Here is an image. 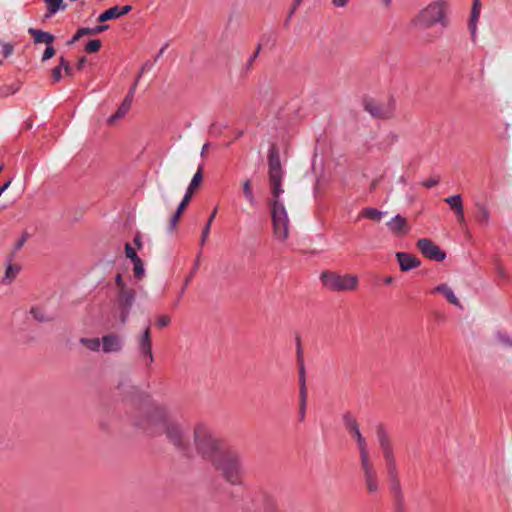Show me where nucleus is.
<instances>
[{
  "label": "nucleus",
  "mask_w": 512,
  "mask_h": 512,
  "mask_svg": "<svg viewBox=\"0 0 512 512\" xmlns=\"http://www.w3.org/2000/svg\"><path fill=\"white\" fill-rule=\"evenodd\" d=\"M364 108L370 115L377 118H389L394 112V103L384 102L372 98L365 99Z\"/></svg>",
  "instance_id": "obj_8"
},
{
  "label": "nucleus",
  "mask_w": 512,
  "mask_h": 512,
  "mask_svg": "<svg viewBox=\"0 0 512 512\" xmlns=\"http://www.w3.org/2000/svg\"><path fill=\"white\" fill-rule=\"evenodd\" d=\"M241 191L244 197L245 202L250 207H255L257 205V198L254 192L253 181L251 178L246 177L241 181Z\"/></svg>",
  "instance_id": "obj_12"
},
{
  "label": "nucleus",
  "mask_w": 512,
  "mask_h": 512,
  "mask_svg": "<svg viewBox=\"0 0 512 512\" xmlns=\"http://www.w3.org/2000/svg\"><path fill=\"white\" fill-rule=\"evenodd\" d=\"M215 216H216V209L211 213V215H210V217H209V219H208V221H207V223H206V225H205V227H204V229L202 231V239H201L202 243H204L207 240L208 236H209L210 227H211V224H212Z\"/></svg>",
  "instance_id": "obj_30"
},
{
  "label": "nucleus",
  "mask_w": 512,
  "mask_h": 512,
  "mask_svg": "<svg viewBox=\"0 0 512 512\" xmlns=\"http://www.w3.org/2000/svg\"><path fill=\"white\" fill-rule=\"evenodd\" d=\"M192 196H193V193H191V192L186 190V193H185L182 201L180 202V204L177 207L178 214H182L184 212V210L186 209L187 205L191 201Z\"/></svg>",
  "instance_id": "obj_32"
},
{
  "label": "nucleus",
  "mask_w": 512,
  "mask_h": 512,
  "mask_svg": "<svg viewBox=\"0 0 512 512\" xmlns=\"http://www.w3.org/2000/svg\"><path fill=\"white\" fill-rule=\"evenodd\" d=\"M1 63H2V62L0 61V64H1Z\"/></svg>",
  "instance_id": "obj_53"
},
{
  "label": "nucleus",
  "mask_w": 512,
  "mask_h": 512,
  "mask_svg": "<svg viewBox=\"0 0 512 512\" xmlns=\"http://www.w3.org/2000/svg\"><path fill=\"white\" fill-rule=\"evenodd\" d=\"M445 202L450 206L452 210H454L455 214H460V209L463 208V203L459 194L446 198Z\"/></svg>",
  "instance_id": "obj_27"
},
{
  "label": "nucleus",
  "mask_w": 512,
  "mask_h": 512,
  "mask_svg": "<svg viewBox=\"0 0 512 512\" xmlns=\"http://www.w3.org/2000/svg\"><path fill=\"white\" fill-rule=\"evenodd\" d=\"M85 63H86V57L80 58L78 61V64H77L78 69H82Z\"/></svg>",
  "instance_id": "obj_46"
},
{
  "label": "nucleus",
  "mask_w": 512,
  "mask_h": 512,
  "mask_svg": "<svg viewBox=\"0 0 512 512\" xmlns=\"http://www.w3.org/2000/svg\"><path fill=\"white\" fill-rule=\"evenodd\" d=\"M212 463L228 482L232 484H239L241 482L244 469L238 455L222 451L214 457Z\"/></svg>",
  "instance_id": "obj_4"
},
{
  "label": "nucleus",
  "mask_w": 512,
  "mask_h": 512,
  "mask_svg": "<svg viewBox=\"0 0 512 512\" xmlns=\"http://www.w3.org/2000/svg\"><path fill=\"white\" fill-rule=\"evenodd\" d=\"M499 340H500L503 344L512 345V339H510L508 336L500 335V336H499Z\"/></svg>",
  "instance_id": "obj_43"
},
{
  "label": "nucleus",
  "mask_w": 512,
  "mask_h": 512,
  "mask_svg": "<svg viewBox=\"0 0 512 512\" xmlns=\"http://www.w3.org/2000/svg\"><path fill=\"white\" fill-rule=\"evenodd\" d=\"M30 313L38 321H46L48 319L46 313L38 307L32 308Z\"/></svg>",
  "instance_id": "obj_33"
},
{
  "label": "nucleus",
  "mask_w": 512,
  "mask_h": 512,
  "mask_svg": "<svg viewBox=\"0 0 512 512\" xmlns=\"http://www.w3.org/2000/svg\"><path fill=\"white\" fill-rule=\"evenodd\" d=\"M139 349L145 358H147L148 363H151L153 360L152 350H151V340H150V332L149 328H146L144 333L142 334L139 341Z\"/></svg>",
  "instance_id": "obj_15"
},
{
  "label": "nucleus",
  "mask_w": 512,
  "mask_h": 512,
  "mask_svg": "<svg viewBox=\"0 0 512 512\" xmlns=\"http://www.w3.org/2000/svg\"><path fill=\"white\" fill-rule=\"evenodd\" d=\"M135 299V291L129 287H125L118 291V302L122 306L129 307Z\"/></svg>",
  "instance_id": "obj_20"
},
{
  "label": "nucleus",
  "mask_w": 512,
  "mask_h": 512,
  "mask_svg": "<svg viewBox=\"0 0 512 512\" xmlns=\"http://www.w3.org/2000/svg\"><path fill=\"white\" fill-rule=\"evenodd\" d=\"M302 0H295V5H299L301 3Z\"/></svg>",
  "instance_id": "obj_51"
},
{
  "label": "nucleus",
  "mask_w": 512,
  "mask_h": 512,
  "mask_svg": "<svg viewBox=\"0 0 512 512\" xmlns=\"http://www.w3.org/2000/svg\"><path fill=\"white\" fill-rule=\"evenodd\" d=\"M202 181H203V169H202V166H199L198 170L193 175L186 190L194 194L196 189L201 185Z\"/></svg>",
  "instance_id": "obj_25"
},
{
  "label": "nucleus",
  "mask_w": 512,
  "mask_h": 512,
  "mask_svg": "<svg viewBox=\"0 0 512 512\" xmlns=\"http://www.w3.org/2000/svg\"><path fill=\"white\" fill-rule=\"evenodd\" d=\"M13 52V47L12 45L8 44V43H5L2 45V50H1V54L3 55L4 58H7L9 57Z\"/></svg>",
  "instance_id": "obj_38"
},
{
  "label": "nucleus",
  "mask_w": 512,
  "mask_h": 512,
  "mask_svg": "<svg viewBox=\"0 0 512 512\" xmlns=\"http://www.w3.org/2000/svg\"><path fill=\"white\" fill-rule=\"evenodd\" d=\"M269 183L272 193L271 209L275 238L284 242L289 236V219L283 204V171L279 157L271 154L269 157Z\"/></svg>",
  "instance_id": "obj_1"
},
{
  "label": "nucleus",
  "mask_w": 512,
  "mask_h": 512,
  "mask_svg": "<svg viewBox=\"0 0 512 512\" xmlns=\"http://www.w3.org/2000/svg\"><path fill=\"white\" fill-rule=\"evenodd\" d=\"M386 225L389 232L395 237L405 236L410 231L407 219L400 214L395 215Z\"/></svg>",
  "instance_id": "obj_10"
},
{
  "label": "nucleus",
  "mask_w": 512,
  "mask_h": 512,
  "mask_svg": "<svg viewBox=\"0 0 512 512\" xmlns=\"http://www.w3.org/2000/svg\"><path fill=\"white\" fill-rule=\"evenodd\" d=\"M446 2L437 0L422 8L413 18L412 23L417 28L427 29L437 23H442L445 18Z\"/></svg>",
  "instance_id": "obj_5"
},
{
  "label": "nucleus",
  "mask_w": 512,
  "mask_h": 512,
  "mask_svg": "<svg viewBox=\"0 0 512 512\" xmlns=\"http://www.w3.org/2000/svg\"><path fill=\"white\" fill-rule=\"evenodd\" d=\"M381 444H382V447H383V449H384V453H385L386 457H390V456H391V452H390V449H389V447H388L387 443H385L384 441H382V443H381Z\"/></svg>",
  "instance_id": "obj_45"
},
{
  "label": "nucleus",
  "mask_w": 512,
  "mask_h": 512,
  "mask_svg": "<svg viewBox=\"0 0 512 512\" xmlns=\"http://www.w3.org/2000/svg\"><path fill=\"white\" fill-rule=\"evenodd\" d=\"M131 104H132V93H130L128 96L125 97V99L120 104L117 111L115 112V114L109 118V122L113 123L114 121L124 117L126 115V113L129 111Z\"/></svg>",
  "instance_id": "obj_18"
},
{
  "label": "nucleus",
  "mask_w": 512,
  "mask_h": 512,
  "mask_svg": "<svg viewBox=\"0 0 512 512\" xmlns=\"http://www.w3.org/2000/svg\"><path fill=\"white\" fill-rule=\"evenodd\" d=\"M107 29H108L107 25H101V26H97L94 28H81L77 31V33L73 36V38L68 42V44L71 45V44L75 43L77 40H79L81 37H83L85 35L99 34Z\"/></svg>",
  "instance_id": "obj_17"
},
{
  "label": "nucleus",
  "mask_w": 512,
  "mask_h": 512,
  "mask_svg": "<svg viewBox=\"0 0 512 512\" xmlns=\"http://www.w3.org/2000/svg\"><path fill=\"white\" fill-rule=\"evenodd\" d=\"M171 322V318L168 315H160L156 320V325L160 328L167 327Z\"/></svg>",
  "instance_id": "obj_35"
},
{
  "label": "nucleus",
  "mask_w": 512,
  "mask_h": 512,
  "mask_svg": "<svg viewBox=\"0 0 512 512\" xmlns=\"http://www.w3.org/2000/svg\"><path fill=\"white\" fill-rule=\"evenodd\" d=\"M62 69H64L67 75H71V67L69 63L63 58H60V63L52 71V78L55 82H59L62 78Z\"/></svg>",
  "instance_id": "obj_22"
},
{
  "label": "nucleus",
  "mask_w": 512,
  "mask_h": 512,
  "mask_svg": "<svg viewBox=\"0 0 512 512\" xmlns=\"http://www.w3.org/2000/svg\"><path fill=\"white\" fill-rule=\"evenodd\" d=\"M135 242H136V244H137L138 246H140V240H139V238H138V237L135 239Z\"/></svg>",
  "instance_id": "obj_50"
},
{
  "label": "nucleus",
  "mask_w": 512,
  "mask_h": 512,
  "mask_svg": "<svg viewBox=\"0 0 512 512\" xmlns=\"http://www.w3.org/2000/svg\"><path fill=\"white\" fill-rule=\"evenodd\" d=\"M349 431L352 437L355 439L359 449L367 490L370 493H374L378 490V482L376 479V473L369 460V454L365 438L362 436L358 424L355 421H352L349 424Z\"/></svg>",
  "instance_id": "obj_3"
},
{
  "label": "nucleus",
  "mask_w": 512,
  "mask_h": 512,
  "mask_svg": "<svg viewBox=\"0 0 512 512\" xmlns=\"http://www.w3.org/2000/svg\"><path fill=\"white\" fill-rule=\"evenodd\" d=\"M181 215L182 214H178V210H176L175 214L173 215V217L170 220V228H171V230H173L176 227V225H177Z\"/></svg>",
  "instance_id": "obj_40"
},
{
  "label": "nucleus",
  "mask_w": 512,
  "mask_h": 512,
  "mask_svg": "<svg viewBox=\"0 0 512 512\" xmlns=\"http://www.w3.org/2000/svg\"><path fill=\"white\" fill-rule=\"evenodd\" d=\"M47 4V16H51L58 11H64L67 5L63 0H45Z\"/></svg>",
  "instance_id": "obj_24"
},
{
  "label": "nucleus",
  "mask_w": 512,
  "mask_h": 512,
  "mask_svg": "<svg viewBox=\"0 0 512 512\" xmlns=\"http://www.w3.org/2000/svg\"><path fill=\"white\" fill-rule=\"evenodd\" d=\"M301 397H302V402L304 403L305 402V392H304V390L301 391Z\"/></svg>",
  "instance_id": "obj_49"
},
{
  "label": "nucleus",
  "mask_w": 512,
  "mask_h": 512,
  "mask_svg": "<svg viewBox=\"0 0 512 512\" xmlns=\"http://www.w3.org/2000/svg\"><path fill=\"white\" fill-rule=\"evenodd\" d=\"M320 280L327 289L336 292L355 291L359 286L358 276L349 273L325 271L321 273Z\"/></svg>",
  "instance_id": "obj_6"
},
{
  "label": "nucleus",
  "mask_w": 512,
  "mask_h": 512,
  "mask_svg": "<svg viewBox=\"0 0 512 512\" xmlns=\"http://www.w3.org/2000/svg\"><path fill=\"white\" fill-rule=\"evenodd\" d=\"M20 267L17 265H8L5 272V278L11 282L19 273Z\"/></svg>",
  "instance_id": "obj_31"
},
{
  "label": "nucleus",
  "mask_w": 512,
  "mask_h": 512,
  "mask_svg": "<svg viewBox=\"0 0 512 512\" xmlns=\"http://www.w3.org/2000/svg\"><path fill=\"white\" fill-rule=\"evenodd\" d=\"M54 55H55V49L50 44L47 46V48L42 56V61H46V60L52 58Z\"/></svg>",
  "instance_id": "obj_37"
},
{
  "label": "nucleus",
  "mask_w": 512,
  "mask_h": 512,
  "mask_svg": "<svg viewBox=\"0 0 512 512\" xmlns=\"http://www.w3.org/2000/svg\"><path fill=\"white\" fill-rule=\"evenodd\" d=\"M125 254H126V257L131 259L132 261H134V260L139 258L137 256L135 250L130 246V244H126V246H125Z\"/></svg>",
  "instance_id": "obj_36"
},
{
  "label": "nucleus",
  "mask_w": 512,
  "mask_h": 512,
  "mask_svg": "<svg viewBox=\"0 0 512 512\" xmlns=\"http://www.w3.org/2000/svg\"><path fill=\"white\" fill-rule=\"evenodd\" d=\"M438 181L435 180V179H429V180H426L423 185L430 188V187H433L435 185H437Z\"/></svg>",
  "instance_id": "obj_42"
},
{
  "label": "nucleus",
  "mask_w": 512,
  "mask_h": 512,
  "mask_svg": "<svg viewBox=\"0 0 512 512\" xmlns=\"http://www.w3.org/2000/svg\"><path fill=\"white\" fill-rule=\"evenodd\" d=\"M131 9L132 8L130 5H126L122 8H120L118 6L111 7L99 15L98 21L106 22V21H109L112 19H116L122 15L129 13L131 11Z\"/></svg>",
  "instance_id": "obj_13"
},
{
  "label": "nucleus",
  "mask_w": 512,
  "mask_h": 512,
  "mask_svg": "<svg viewBox=\"0 0 512 512\" xmlns=\"http://www.w3.org/2000/svg\"><path fill=\"white\" fill-rule=\"evenodd\" d=\"M115 282H116V285H117V288H118V291L127 287L124 280H123V277L121 276V274H117L116 278H115Z\"/></svg>",
  "instance_id": "obj_39"
},
{
  "label": "nucleus",
  "mask_w": 512,
  "mask_h": 512,
  "mask_svg": "<svg viewBox=\"0 0 512 512\" xmlns=\"http://www.w3.org/2000/svg\"><path fill=\"white\" fill-rule=\"evenodd\" d=\"M417 248L423 254L424 257L430 260L440 262L443 261L446 257V253L428 238L419 239L417 241Z\"/></svg>",
  "instance_id": "obj_9"
},
{
  "label": "nucleus",
  "mask_w": 512,
  "mask_h": 512,
  "mask_svg": "<svg viewBox=\"0 0 512 512\" xmlns=\"http://www.w3.org/2000/svg\"><path fill=\"white\" fill-rule=\"evenodd\" d=\"M433 292L434 293H442L451 304L458 306V307L461 306L459 299L456 297L455 293L448 285L441 284V285L435 287Z\"/></svg>",
  "instance_id": "obj_19"
},
{
  "label": "nucleus",
  "mask_w": 512,
  "mask_h": 512,
  "mask_svg": "<svg viewBox=\"0 0 512 512\" xmlns=\"http://www.w3.org/2000/svg\"><path fill=\"white\" fill-rule=\"evenodd\" d=\"M101 351L104 353H117L122 349V341L117 334H108L101 338Z\"/></svg>",
  "instance_id": "obj_11"
},
{
  "label": "nucleus",
  "mask_w": 512,
  "mask_h": 512,
  "mask_svg": "<svg viewBox=\"0 0 512 512\" xmlns=\"http://www.w3.org/2000/svg\"><path fill=\"white\" fill-rule=\"evenodd\" d=\"M385 213L376 208H365L361 211V216L379 222Z\"/></svg>",
  "instance_id": "obj_26"
},
{
  "label": "nucleus",
  "mask_w": 512,
  "mask_h": 512,
  "mask_svg": "<svg viewBox=\"0 0 512 512\" xmlns=\"http://www.w3.org/2000/svg\"><path fill=\"white\" fill-rule=\"evenodd\" d=\"M396 258L402 271H408L420 265V261L415 256L405 252L396 253Z\"/></svg>",
  "instance_id": "obj_14"
},
{
  "label": "nucleus",
  "mask_w": 512,
  "mask_h": 512,
  "mask_svg": "<svg viewBox=\"0 0 512 512\" xmlns=\"http://www.w3.org/2000/svg\"><path fill=\"white\" fill-rule=\"evenodd\" d=\"M2 170H3V166L1 165V166H0V172H1Z\"/></svg>",
  "instance_id": "obj_52"
},
{
  "label": "nucleus",
  "mask_w": 512,
  "mask_h": 512,
  "mask_svg": "<svg viewBox=\"0 0 512 512\" xmlns=\"http://www.w3.org/2000/svg\"><path fill=\"white\" fill-rule=\"evenodd\" d=\"M194 443L199 453L211 461L221 452L220 442L204 426H197L195 428Z\"/></svg>",
  "instance_id": "obj_7"
},
{
  "label": "nucleus",
  "mask_w": 512,
  "mask_h": 512,
  "mask_svg": "<svg viewBox=\"0 0 512 512\" xmlns=\"http://www.w3.org/2000/svg\"><path fill=\"white\" fill-rule=\"evenodd\" d=\"M28 33L33 37L35 43H44L50 45L54 41V36L49 32H45L35 28H29Z\"/></svg>",
  "instance_id": "obj_16"
},
{
  "label": "nucleus",
  "mask_w": 512,
  "mask_h": 512,
  "mask_svg": "<svg viewBox=\"0 0 512 512\" xmlns=\"http://www.w3.org/2000/svg\"><path fill=\"white\" fill-rule=\"evenodd\" d=\"M133 262V270H134V275L136 278L138 279H141L143 276H144V273H145V270H144V265L141 261L140 258L132 261Z\"/></svg>",
  "instance_id": "obj_29"
},
{
  "label": "nucleus",
  "mask_w": 512,
  "mask_h": 512,
  "mask_svg": "<svg viewBox=\"0 0 512 512\" xmlns=\"http://www.w3.org/2000/svg\"><path fill=\"white\" fill-rule=\"evenodd\" d=\"M393 282V278L391 276L385 278L384 283L385 284H391Z\"/></svg>",
  "instance_id": "obj_48"
},
{
  "label": "nucleus",
  "mask_w": 512,
  "mask_h": 512,
  "mask_svg": "<svg viewBox=\"0 0 512 512\" xmlns=\"http://www.w3.org/2000/svg\"><path fill=\"white\" fill-rule=\"evenodd\" d=\"M149 427L155 433H163L168 441L177 448L184 449L188 445L186 429L175 421L169 410L162 405H153L147 412Z\"/></svg>",
  "instance_id": "obj_2"
},
{
  "label": "nucleus",
  "mask_w": 512,
  "mask_h": 512,
  "mask_svg": "<svg viewBox=\"0 0 512 512\" xmlns=\"http://www.w3.org/2000/svg\"><path fill=\"white\" fill-rule=\"evenodd\" d=\"M101 47V41L98 39L91 40L87 43L85 49L89 53L97 52Z\"/></svg>",
  "instance_id": "obj_34"
},
{
  "label": "nucleus",
  "mask_w": 512,
  "mask_h": 512,
  "mask_svg": "<svg viewBox=\"0 0 512 512\" xmlns=\"http://www.w3.org/2000/svg\"><path fill=\"white\" fill-rule=\"evenodd\" d=\"M456 216H457V218H458V220H459L460 222H463V221H464V209H463V208H461V209H460V214H456Z\"/></svg>",
  "instance_id": "obj_47"
},
{
  "label": "nucleus",
  "mask_w": 512,
  "mask_h": 512,
  "mask_svg": "<svg viewBox=\"0 0 512 512\" xmlns=\"http://www.w3.org/2000/svg\"><path fill=\"white\" fill-rule=\"evenodd\" d=\"M349 1L350 0H332V4L337 8H343L348 5Z\"/></svg>",
  "instance_id": "obj_41"
},
{
  "label": "nucleus",
  "mask_w": 512,
  "mask_h": 512,
  "mask_svg": "<svg viewBox=\"0 0 512 512\" xmlns=\"http://www.w3.org/2000/svg\"><path fill=\"white\" fill-rule=\"evenodd\" d=\"M478 220L482 225H488L490 221V212L484 206H479Z\"/></svg>",
  "instance_id": "obj_28"
},
{
  "label": "nucleus",
  "mask_w": 512,
  "mask_h": 512,
  "mask_svg": "<svg viewBox=\"0 0 512 512\" xmlns=\"http://www.w3.org/2000/svg\"><path fill=\"white\" fill-rule=\"evenodd\" d=\"M79 342H80V344L83 347H85L89 351H92V352H99V351H101L102 342H101L100 338H97V337H93V338L82 337V338H80Z\"/></svg>",
  "instance_id": "obj_21"
},
{
  "label": "nucleus",
  "mask_w": 512,
  "mask_h": 512,
  "mask_svg": "<svg viewBox=\"0 0 512 512\" xmlns=\"http://www.w3.org/2000/svg\"><path fill=\"white\" fill-rule=\"evenodd\" d=\"M12 183V180L9 179L1 188H0V197L2 196V194L10 187Z\"/></svg>",
  "instance_id": "obj_44"
},
{
  "label": "nucleus",
  "mask_w": 512,
  "mask_h": 512,
  "mask_svg": "<svg viewBox=\"0 0 512 512\" xmlns=\"http://www.w3.org/2000/svg\"><path fill=\"white\" fill-rule=\"evenodd\" d=\"M481 13V3L480 0H474L472 9H471V19H470V29L472 34H475L477 29V22L479 20V16Z\"/></svg>",
  "instance_id": "obj_23"
}]
</instances>
